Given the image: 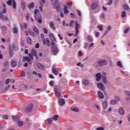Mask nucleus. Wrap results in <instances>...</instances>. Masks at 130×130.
Segmentation results:
<instances>
[{
    "label": "nucleus",
    "instance_id": "f257e3e1",
    "mask_svg": "<svg viewBox=\"0 0 130 130\" xmlns=\"http://www.w3.org/2000/svg\"><path fill=\"white\" fill-rule=\"evenodd\" d=\"M33 109V104H30L25 109V112L29 113V112H31L32 110Z\"/></svg>",
    "mask_w": 130,
    "mask_h": 130
},
{
    "label": "nucleus",
    "instance_id": "f03ea898",
    "mask_svg": "<svg viewBox=\"0 0 130 130\" xmlns=\"http://www.w3.org/2000/svg\"><path fill=\"white\" fill-rule=\"evenodd\" d=\"M98 63L99 64V67H100V66H106V64L108 63V62L106 59H102L99 61Z\"/></svg>",
    "mask_w": 130,
    "mask_h": 130
},
{
    "label": "nucleus",
    "instance_id": "7ed1b4c3",
    "mask_svg": "<svg viewBox=\"0 0 130 130\" xmlns=\"http://www.w3.org/2000/svg\"><path fill=\"white\" fill-rule=\"evenodd\" d=\"M97 86L99 89L103 91V92H104V91H105V87H104V84H103V83H102V82L98 83Z\"/></svg>",
    "mask_w": 130,
    "mask_h": 130
},
{
    "label": "nucleus",
    "instance_id": "20e7f679",
    "mask_svg": "<svg viewBox=\"0 0 130 130\" xmlns=\"http://www.w3.org/2000/svg\"><path fill=\"white\" fill-rule=\"evenodd\" d=\"M51 51L53 54H57V53H58V49L56 46H52Z\"/></svg>",
    "mask_w": 130,
    "mask_h": 130
},
{
    "label": "nucleus",
    "instance_id": "39448f33",
    "mask_svg": "<svg viewBox=\"0 0 130 130\" xmlns=\"http://www.w3.org/2000/svg\"><path fill=\"white\" fill-rule=\"evenodd\" d=\"M75 24L76 34L75 35V36H76L77 35H78V34H79V28H80V24H79V23H78L77 21H75Z\"/></svg>",
    "mask_w": 130,
    "mask_h": 130
},
{
    "label": "nucleus",
    "instance_id": "423d86ee",
    "mask_svg": "<svg viewBox=\"0 0 130 130\" xmlns=\"http://www.w3.org/2000/svg\"><path fill=\"white\" fill-rule=\"evenodd\" d=\"M55 95L57 98H59L61 96V93L58 91L57 88H54Z\"/></svg>",
    "mask_w": 130,
    "mask_h": 130
},
{
    "label": "nucleus",
    "instance_id": "0eeeda50",
    "mask_svg": "<svg viewBox=\"0 0 130 130\" xmlns=\"http://www.w3.org/2000/svg\"><path fill=\"white\" fill-rule=\"evenodd\" d=\"M96 77V81L98 82H100V80H101V78H102V75L101 73H98L95 75Z\"/></svg>",
    "mask_w": 130,
    "mask_h": 130
},
{
    "label": "nucleus",
    "instance_id": "6e6552de",
    "mask_svg": "<svg viewBox=\"0 0 130 130\" xmlns=\"http://www.w3.org/2000/svg\"><path fill=\"white\" fill-rule=\"evenodd\" d=\"M102 81L104 84L107 83V78H106V74L105 73H103Z\"/></svg>",
    "mask_w": 130,
    "mask_h": 130
},
{
    "label": "nucleus",
    "instance_id": "1a4fd4ad",
    "mask_svg": "<svg viewBox=\"0 0 130 130\" xmlns=\"http://www.w3.org/2000/svg\"><path fill=\"white\" fill-rule=\"evenodd\" d=\"M49 36L51 41H53V42L56 41V39L55 38V37H54V35H53V34L52 33L50 34L49 35Z\"/></svg>",
    "mask_w": 130,
    "mask_h": 130
},
{
    "label": "nucleus",
    "instance_id": "9d476101",
    "mask_svg": "<svg viewBox=\"0 0 130 130\" xmlns=\"http://www.w3.org/2000/svg\"><path fill=\"white\" fill-rule=\"evenodd\" d=\"M59 104L60 106H63L64 104H66V101L63 99H60L59 100Z\"/></svg>",
    "mask_w": 130,
    "mask_h": 130
},
{
    "label": "nucleus",
    "instance_id": "9b49d317",
    "mask_svg": "<svg viewBox=\"0 0 130 130\" xmlns=\"http://www.w3.org/2000/svg\"><path fill=\"white\" fill-rule=\"evenodd\" d=\"M31 61V59H30V57H23L22 58V61L23 62H26V61Z\"/></svg>",
    "mask_w": 130,
    "mask_h": 130
},
{
    "label": "nucleus",
    "instance_id": "f8f14e48",
    "mask_svg": "<svg viewBox=\"0 0 130 130\" xmlns=\"http://www.w3.org/2000/svg\"><path fill=\"white\" fill-rule=\"evenodd\" d=\"M37 68L38 69H39V70H45V68L44 67V66L40 63H38L37 64Z\"/></svg>",
    "mask_w": 130,
    "mask_h": 130
},
{
    "label": "nucleus",
    "instance_id": "ddd939ff",
    "mask_svg": "<svg viewBox=\"0 0 130 130\" xmlns=\"http://www.w3.org/2000/svg\"><path fill=\"white\" fill-rule=\"evenodd\" d=\"M98 97L100 99H103V98H104V95H103V93H102V92H101V91L99 90L98 92Z\"/></svg>",
    "mask_w": 130,
    "mask_h": 130
},
{
    "label": "nucleus",
    "instance_id": "4468645a",
    "mask_svg": "<svg viewBox=\"0 0 130 130\" xmlns=\"http://www.w3.org/2000/svg\"><path fill=\"white\" fill-rule=\"evenodd\" d=\"M12 117L14 121H19V120H20V117L18 115L12 116Z\"/></svg>",
    "mask_w": 130,
    "mask_h": 130
},
{
    "label": "nucleus",
    "instance_id": "2eb2a0df",
    "mask_svg": "<svg viewBox=\"0 0 130 130\" xmlns=\"http://www.w3.org/2000/svg\"><path fill=\"white\" fill-rule=\"evenodd\" d=\"M118 112L120 114V115H124V110L123 108L120 107L118 110Z\"/></svg>",
    "mask_w": 130,
    "mask_h": 130
},
{
    "label": "nucleus",
    "instance_id": "dca6fc26",
    "mask_svg": "<svg viewBox=\"0 0 130 130\" xmlns=\"http://www.w3.org/2000/svg\"><path fill=\"white\" fill-rule=\"evenodd\" d=\"M9 50H16V46H15V44H10L9 45Z\"/></svg>",
    "mask_w": 130,
    "mask_h": 130
},
{
    "label": "nucleus",
    "instance_id": "f3484780",
    "mask_svg": "<svg viewBox=\"0 0 130 130\" xmlns=\"http://www.w3.org/2000/svg\"><path fill=\"white\" fill-rule=\"evenodd\" d=\"M31 53L33 56L36 57V59H38V56H37V53H36V51H35V50H32L31 51Z\"/></svg>",
    "mask_w": 130,
    "mask_h": 130
},
{
    "label": "nucleus",
    "instance_id": "a211bd4d",
    "mask_svg": "<svg viewBox=\"0 0 130 130\" xmlns=\"http://www.w3.org/2000/svg\"><path fill=\"white\" fill-rule=\"evenodd\" d=\"M41 38L42 39L43 44H44V45H45V44H46V41L45 40V37L44 36V35L43 34H41Z\"/></svg>",
    "mask_w": 130,
    "mask_h": 130
},
{
    "label": "nucleus",
    "instance_id": "6ab92c4d",
    "mask_svg": "<svg viewBox=\"0 0 130 130\" xmlns=\"http://www.w3.org/2000/svg\"><path fill=\"white\" fill-rule=\"evenodd\" d=\"M96 8H98V3H94L92 4V5H91V9L92 10H95Z\"/></svg>",
    "mask_w": 130,
    "mask_h": 130
},
{
    "label": "nucleus",
    "instance_id": "aec40b11",
    "mask_svg": "<svg viewBox=\"0 0 130 130\" xmlns=\"http://www.w3.org/2000/svg\"><path fill=\"white\" fill-rule=\"evenodd\" d=\"M71 110H72V111H74V112H79V111H80V110H79V108L75 107H72L71 108Z\"/></svg>",
    "mask_w": 130,
    "mask_h": 130
},
{
    "label": "nucleus",
    "instance_id": "412c9836",
    "mask_svg": "<svg viewBox=\"0 0 130 130\" xmlns=\"http://www.w3.org/2000/svg\"><path fill=\"white\" fill-rule=\"evenodd\" d=\"M50 27L52 28L53 30H55V27L54 26V23L53 21H51L49 23Z\"/></svg>",
    "mask_w": 130,
    "mask_h": 130
},
{
    "label": "nucleus",
    "instance_id": "4be33fe9",
    "mask_svg": "<svg viewBox=\"0 0 130 130\" xmlns=\"http://www.w3.org/2000/svg\"><path fill=\"white\" fill-rule=\"evenodd\" d=\"M52 72L53 73V74H54V75H56V76L58 75V71H57V70H55L54 68H52Z\"/></svg>",
    "mask_w": 130,
    "mask_h": 130
},
{
    "label": "nucleus",
    "instance_id": "5701e85b",
    "mask_svg": "<svg viewBox=\"0 0 130 130\" xmlns=\"http://www.w3.org/2000/svg\"><path fill=\"white\" fill-rule=\"evenodd\" d=\"M35 7L34 3H31L28 6V9H33Z\"/></svg>",
    "mask_w": 130,
    "mask_h": 130
},
{
    "label": "nucleus",
    "instance_id": "b1692460",
    "mask_svg": "<svg viewBox=\"0 0 130 130\" xmlns=\"http://www.w3.org/2000/svg\"><path fill=\"white\" fill-rule=\"evenodd\" d=\"M103 105L104 106V109H107V107H108V103L107 102H104L103 103Z\"/></svg>",
    "mask_w": 130,
    "mask_h": 130
},
{
    "label": "nucleus",
    "instance_id": "393cba45",
    "mask_svg": "<svg viewBox=\"0 0 130 130\" xmlns=\"http://www.w3.org/2000/svg\"><path fill=\"white\" fill-rule=\"evenodd\" d=\"M122 7L125 11H126V10H129V7H128L126 4L123 5Z\"/></svg>",
    "mask_w": 130,
    "mask_h": 130
},
{
    "label": "nucleus",
    "instance_id": "a878e982",
    "mask_svg": "<svg viewBox=\"0 0 130 130\" xmlns=\"http://www.w3.org/2000/svg\"><path fill=\"white\" fill-rule=\"evenodd\" d=\"M11 64L13 68H16V67H17V62L15 61H12L11 62Z\"/></svg>",
    "mask_w": 130,
    "mask_h": 130
},
{
    "label": "nucleus",
    "instance_id": "bb28decb",
    "mask_svg": "<svg viewBox=\"0 0 130 130\" xmlns=\"http://www.w3.org/2000/svg\"><path fill=\"white\" fill-rule=\"evenodd\" d=\"M64 14H69V10H68V7L64 6Z\"/></svg>",
    "mask_w": 130,
    "mask_h": 130
},
{
    "label": "nucleus",
    "instance_id": "cd10ccee",
    "mask_svg": "<svg viewBox=\"0 0 130 130\" xmlns=\"http://www.w3.org/2000/svg\"><path fill=\"white\" fill-rule=\"evenodd\" d=\"M87 40L89 42H92V41H93V38H92L91 36L88 35L87 37Z\"/></svg>",
    "mask_w": 130,
    "mask_h": 130
},
{
    "label": "nucleus",
    "instance_id": "c85d7f7f",
    "mask_svg": "<svg viewBox=\"0 0 130 130\" xmlns=\"http://www.w3.org/2000/svg\"><path fill=\"white\" fill-rule=\"evenodd\" d=\"M83 85H84L85 86H87V85L89 84V81L87 79L84 80L83 82Z\"/></svg>",
    "mask_w": 130,
    "mask_h": 130
},
{
    "label": "nucleus",
    "instance_id": "c756f323",
    "mask_svg": "<svg viewBox=\"0 0 130 130\" xmlns=\"http://www.w3.org/2000/svg\"><path fill=\"white\" fill-rule=\"evenodd\" d=\"M33 31L35 32V33H37V34L39 35V30H38L37 27H34L33 28Z\"/></svg>",
    "mask_w": 130,
    "mask_h": 130
},
{
    "label": "nucleus",
    "instance_id": "7c9ffc66",
    "mask_svg": "<svg viewBox=\"0 0 130 130\" xmlns=\"http://www.w3.org/2000/svg\"><path fill=\"white\" fill-rule=\"evenodd\" d=\"M9 52L10 54V57H13V55H14V53L13 52V50H9Z\"/></svg>",
    "mask_w": 130,
    "mask_h": 130
},
{
    "label": "nucleus",
    "instance_id": "2f4dec72",
    "mask_svg": "<svg viewBox=\"0 0 130 130\" xmlns=\"http://www.w3.org/2000/svg\"><path fill=\"white\" fill-rule=\"evenodd\" d=\"M17 124L19 126H23V125H24V122L22 121H19L17 122Z\"/></svg>",
    "mask_w": 130,
    "mask_h": 130
},
{
    "label": "nucleus",
    "instance_id": "473e14b6",
    "mask_svg": "<svg viewBox=\"0 0 130 130\" xmlns=\"http://www.w3.org/2000/svg\"><path fill=\"white\" fill-rule=\"evenodd\" d=\"M13 32L14 33V34H17L18 33V28L14 27L13 28Z\"/></svg>",
    "mask_w": 130,
    "mask_h": 130
},
{
    "label": "nucleus",
    "instance_id": "72a5a7b5",
    "mask_svg": "<svg viewBox=\"0 0 130 130\" xmlns=\"http://www.w3.org/2000/svg\"><path fill=\"white\" fill-rule=\"evenodd\" d=\"M117 103V101H115V100H112L111 101V104L112 105H115Z\"/></svg>",
    "mask_w": 130,
    "mask_h": 130
},
{
    "label": "nucleus",
    "instance_id": "f704fd0d",
    "mask_svg": "<svg viewBox=\"0 0 130 130\" xmlns=\"http://www.w3.org/2000/svg\"><path fill=\"white\" fill-rule=\"evenodd\" d=\"M46 44H47V46H48V47H49V46H50V41H49V39H48V38L46 39Z\"/></svg>",
    "mask_w": 130,
    "mask_h": 130
},
{
    "label": "nucleus",
    "instance_id": "c9c22d12",
    "mask_svg": "<svg viewBox=\"0 0 130 130\" xmlns=\"http://www.w3.org/2000/svg\"><path fill=\"white\" fill-rule=\"evenodd\" d=\"M38 12H39V10H38V9H35V19H37V13H38Z\"/></svg>",
    "mask_w": 130,
    "mask_h": 130
},
{
    "label": "nucleus",
    "instance_id": "e433bc0d",
    "mask_svg": "<svg viewBox=\"0 0 130 130\" xmlns=\"http://www.w3.org/2000/svg\"><path fill=\"white\" fill-rule=\"evenodd\" d=\"M46 121L48 122V123L49 124H50V123H51V122H52V119L51 118H49L48 119H47Z\"/></svg>",
    "mask_w": 130,
    "mask_h": 130
},
{
    "label": "nucleus",
    "instance_id": "4c0bfd02",
    "mask_svg": "<svg viewBox=\"0 0 130 130\" xmlns=\"http://www.w3.org/2000/svg\"><path fill=\"white\" fill-rule=\"evenodd\" d=\"M0 19L1 20H5V17H4V15L3 14V12H0Z\"/></svg>",
    "mask_w": 130,
    "mask_h": 130
},
{
    "label": "nucleus",
    "instance_id": "58836bf2",
    "mask_svg": "<svg viewBox=\"0 0 130 130\" xmlns=\"http://www.w3.org/2000/svg\"><path fill=\"white\" fill-rule=\"evenodd\" d=\"M21 7H22V9L24 10H25V9H26V4L25 3H22L21 4Z\"/></svg>",
    "mask_w": 130,
    "mask_h": 130
},
{
    "label": "nucleus",
    "instance_id": "ea45409f",
    "mask_svg": "<svg viewBox=\"0 0 130 130\" xmlns=\"http://www.w3.org/2000/svg\"><path fill=\"white\" fill-rule=\"evenodd\" d=\"M56 10L57 12H59L60 11V5H57L56 6Z\"/></svg>",
    "mask_w": 130,
    "mask_h": 130
},
{
    "label": "nucleus",
    "instance_id": "a19ab883",
    "mask_svg": "<svg viewBox=\"0 0 130 130\" xmlns=\"http://www.w3.org/2000/svg\"><path fill=\"white\" fill-rule=\"evenodd\" d=\"M16 6H17V5L16 4V1H13V3H12L13 8L14 9H16Z\"/></svg>",
    "mask_w": 130,
    "mask_h": 130
},
{
    "label": "nucleus",
    "instance_id": "79ce46f5",
    "mask_svg": "<svg viewBox=\"0 0 130 130\" xmlns=\"http://www.w3.org/2000/svg\"><path fill=\"white\" fill-rule=\"evenodd\" d=\"M27 43L29 44H31L32 43V40L31 39V38L28 37L27 38Z\"/></svg>",
    "mask_w": 130,
    "mask_h": 130
},
{
    "label": "nucleus",
    "instance_id": "37998d69",
    "mask_svg": "<svg viewBox=\"0 0 130 130\" xmlns=\"http://www.w3.org/2000/svg\"><path fill=\"white\" fill-rule=\"evenodd\" d=\"M29 34H30V35L32 36V37H36V34H35V33L33 32L32 31H29Z\"/></svg>",
    "mask_w": 130,
    "mask_h": 130
},
{
    "label": "nucleus",
    "instance_id": "c03bdc74",
    "mask_svg": "<svg viewBox=\"0 0 130 130\" xmlns=\"http://www.w3.org/2000/svg\"><path fill=\"white\" fill-rule=\"evenodd\" d=\"M57 118H58V115H55L52 117V119H54V120H57Z\"/></svg>",
    "mask_w": 130,
    "mask_h": 130
},
{
    "label": "nucleus",
    "instance_id": "a18cd8bd",
    "mask_svg": "<svg viewBox=\"0 0 130 130\" xmlns=\"http://www.w3.org/2000/svg\"><path fill=\"white\" fill-rule=\"evenodd\" d=\"M117 66L118 67H119V68H122V64H121V62L120 61H119L117 62Z\"/></svg>",
    "mask_w": 130,
    "mask_h": 130
},
{
    "label": "nucleus",
    "instance_id": "49530a36",
    "mask_svg": "<svg viewBox=\"0 0 130 130\" xmlns=\"http://www.w3.org/2000/svg\"><path fill=\"white\" fill-rule=\"evenodd\" d=\"M4 67H6V68H8L9 67V61H5V62L4 63Z\"/></svg>",
    "mask_w": 130,
    "mask_h": 130
},
{
    "label": "nucleus",
    "instance_id": "de8ad7c7",
    "mask_svg": "<svg viewBox=\"0 0 130 130\" xmlns=\"http://www.w3.org/2000/svg\"><path fill=\"white\" fill-rule=\"evenodd\" d=\"M128 31H129V27H127L126 29L124 30V33L126 34V33H128Z\"/></svg>",
    "mask_w": 130,
    "mask_h": 130
},
{
    "label": "nucleus",
    "instance_id": "09e8293b",
    "mask_svg": "<svg viewBox=\"0 0 130 130\" xmlns=\"http://www.w3.org/2000/svg\"><path fill=\"white\" fill-rule=\"evenodd\" d=\"M25 72L24 71H22L21 73V77H25Z\"/></svg>",
    "mask_w": 130,
    "mask_h": 130
},
{
    "label": "nucleus",
    "instance_id": "8fccbe9b",
    "mask_svg": "<svg viewBox=\"0 0 130 130\" xmlns=\"http://www.w3.org/2000/svg\"><path fill=\"white\" fill-rule=\"evenodd\" d=\"M3 118H4V119H8V117H9V116L6 115H3L2 116Z\"/></svg>",
    "mask_w": 130,
    "mask_h": 130
},
{
    "label": "nucleus",
    "instance_id": "3c124183",
    "mask_svg": "<svg viewBox=\"0 0 130 130\" xmlns=\"http://www.w3.org/2000/svg\"><path fill=\"white\" fill-rule=\"evenodd\" d=\"M125 16H126V13H125V11H123L122 12L121 17H125Z\"/></svg>",
    "mask_w": 130,
    "mask_h": 130
},
{
    "label": "nucleus",
    "instance_id": "603ef678",
    "mask_svg": "<svg viewBox=\"0 0 130 130\" xmlns=\"http://www.w3.org/2000/svg\"><path fill=\"white\" fill-rule=\"evenodd\" d=\"M67 5L68 6V7H72V6H73V2H71L69 3H67Z\"/></svg>",
    "mask_w": 130,
    "mask_h": 130
},
{
    "label": "nucleus",
    "instance_id": "864d4df0",
    "mask_svg": "<svg viewBox=\"0 0 130 130\" xmlns=\"http://www.w3.org/2000/svg\"><path fill=\"white\" fill-rule=\"evenodd\" d=\"M7 5L8 6H12V0H9L7 2Z\"/></svg>",
    "mask_w": 130,
    "mask_h": 130
},
{
    "label": "nucleus",
    "instance_id": "5fc2aeb1",
    "mask_svg": "<svg viewBox=\"0 0 130 130\" xmlns=\"http://www.w3.org/2000/svg\"><path fill=\"white\" fill-rule=\"evenodd\" d=\"M43 30L45 34H47V33H48V30L46 29V28H43Z\"/></svg>",
    "mask_w": 130,
    "mask_h": 130
},
{
    "label": "nucleus",
    "instance_id": "6e6d98bb",
    "mask_svg": "<svg viewBox=\"0 0 130 130\" xmlns=\"http://www.w3.org/2000/svg\"><path fill=\"white\" fill-rule=\"evenodd\" d=\"M115 100L116 101H117V103L118 102V101H119V100H120V99H119V97L118 96H115Z\"/></svg>",
    "mask_w": 130,
    "mask_h": 130
},
{
    "label": "nucleus",
    "instance_id": "4d7b16f0",
    "mask_svg": "<svg viewBox=\"0 0 130 130\" xmlns=\"http://www.w3.org/2000/svg\"><path fill=\"white\" fill-rule=\"evenodd\" d=\"M9 83H10V79H9V78L7 79L5 81V84H6V85L9 84Z\"/></svg>",
    "mask_w": 130,
    "mask_h": 130
},
{
    "label": "nucleus",
    "instance_id": "13d9d810",
    "mask_svg": "<svg viewBox=\"0 0 130 130\" xmlns=\"http://www.w3.org/2000/svg\"><path fill=\"white\" fill-rule=\"evenodd\" d=\"M38 22L39 23V24H42V19L41 18L38 19Z\"/></svg>",
    "mask_w": 130,
    "mask_h": 130
},
{
    "label": "nucleus",
    "instance_id": "bf43d9fd",
    "mask_svg": "<svg viewBox=\"0 0 130 130\" xmlns=\"http://www.w3.org/2000/svg\"><path fill=\"white\" fill-rule=\"evenodd\" d=\"M113 1V0H110V1L108 2V5L109 6H110V5H112Z\"/></svg>",
    "mask_w": 130,
    "mask_h": 130
},
{
    "label": "nucleus",
    "instance_id": "052dcab7",
    "mask_svg": "<svg viewBox=\"0 0 130 130\" xmlns=\"http://www.w3.org/2000/svg\"><path fill=\"white\" fill-rule=\"evenodd\" d=\"M29 17H30V14H29V13H27V14H26V19L27 20H29Z\"/></svg>",
    "mask_w": 130,
    "mask_h": 130
},
{
    "label": "nucleus",
    "instance_id": "680f3d73",
    "mask_svg": "<svg viewBox=\"0 0 130 130\" xmlns=\"http://www.w3.org/2000/svg\"><path fill=\"white\" fill-rule=\"evenodd\" d=\"M77 12L78 13V16H79V17H81V16H82V13H81V11L77 10Z\"/></svg>",
    "mask_w": 130,
    "mask_h": 130
},
{
    "label": "nucleus",
    "instance_id": "e2e57ef3",
    "mask_svg": "<svg viewBox=\"0 0 130 130\" xmlns=\"http://www.w3.org/2000/svg\"><path fill=\"white\" fill-rule=\"evenodd\" d=\"M96 130H104V128L102 127L96 128Z\"/></svg>",
    "mask_w": 130,
    "mask_h": 130
},
{
    "label": "nucleus",
    "instance_id": "0e129e2a",
    "mask_svg": "<svg viewBox=\"0 0 130 130\" xmlns=\"http://www.w3.org/2000/svg\"><path fill=\"white\" fill-rule=\"evenodd\" d=\"M28 56H29V57H30L31 59H33V55H32V53H29L28 54Z\"/></svg>",
    "mask_w": 130,
    "mask_h": 130
},
{
    "label": "nucleus",
    "instance_id": "69168bd1",
    "mask_svg": "<svg viewBox=\"0 0 130 130\" xmlns=\"http://www.w3.org/2000/svg\"><path fill=\"white\" fill-rule=\"evenodd\" d=\"M2 30L3 31H6L7 30L6 26H2Z\"/></svg>",
    "mask_w": 130,
    "mask_h": 130
},
{
    "label": "nucleus",
    "instance_id": "338daca9",
    "mask_svg": "<svg viewBox=\"0 0 130 130\" xmlns=\"http://www.w3.org/2000/svg\"><path fill=\"white\" fill-rule=\"evenodd\" d=\"M125 94H126L128 96H130V91H125Z\"/></svg>",
    "mask_w": 130,
    "mask_h": 130
},
{
    "label": "nucleus",
    "instance_id": "774afa93",
    "mask_svg": "<svg viewBox=\"0 0 130 130\" xmlns=\"http://www.w3.org/2000/svg\"><path fill=\"white\" fill-rule=\"evenodd\" d=\"M70 15L72 17V18H75V14L74 13H71Z\"/></svg>",
    "mask_w": 130,
    "mask_h": 130
}]
</instances>
